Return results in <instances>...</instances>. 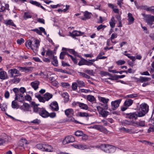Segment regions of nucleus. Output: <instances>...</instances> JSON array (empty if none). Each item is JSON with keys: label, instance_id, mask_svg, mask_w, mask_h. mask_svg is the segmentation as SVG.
Returning <instances> with one entry per match:
<instances>
[{"label": "nucleus", "instance_id": "f03ea898", "mask_svg": "<svg viewBox=\"0 0 154 154\" xmlns=\"http://www.w3.org/2000/svg\"><path fill=\"white\" fill-rule=\"evenodd\" d=\"M149 106L146 103H143L140 105V111L138 112V117L144 116L149 111Z\"/></svg>", "mask_w": 154, "mask_h": 154}, {"label": "nucleus", "instance_id": "bb28decb", "mask_svg": "<svg viewBox=\"0 0 154 154\" xmlns=\"http://www.w3.org/2000/svg\"><path fill=\"white\" fill-rule=\"evenodd\" d=\"M11 137L9 136H6L5 138H0V145L5 142L10 141Z\"/></svg>", "mask_w": 154, "mask_h": 154}, {"label": "nucleus", "instance_id": "338daca9", "mask_svg": "<svg viewBox=\"0 0 154 154\" xmlns=\"http://www.w3.org/2000/svg\"><path fill=\"white\" fill-rule=\"evenodd\" d=\"M32 67H24V70L26 71V72H31L32 70Z\"/></svg>", "mask_w": 154, "mask_h": 154}, {"label": "nucleus", "instance_id": "680f3d73", "mask_svg": "<svg viewBox=\"0 0 154 154\" xmlns=\"http://www.w3.org/2000/svg\"><path fill=\"white\" fill-rule=\"evenodd\" d=\"M86 63H85V65L90 66L91 65H94L93 64V63L91 62V61H90V60H86Z\"/></svg>", "mask_w": 154, "mask_h": 154}, {"label": "nucleus", "instance_id": "ea45409f", "mask_svg": "<svg viewBox=\"0 0 154 154\" xmlns=\"http://www.w3.org/2000/svg\"><path fill=\"white\" fill-rule=\"evenodd\" d=\"M0 108L2 111H5L7 109V105L5 103L1 104L0 103Z\"/></svg>", "mask_w": 154, "mask_h": 154}, {"label": "nucleus", "instance_id": "f704fd0d", "mask_svg": "<svg viewBox=\"0 0 154 154\" xmlns=\"http://www.w3.org/2000/svg\"><path fill=\"white\" fill-rule=\"evenodd\" d=\"M52 59L53 60L52 61V64L54 66H58V62L57 59V57L53 56V57Z\"/></svg>", "mask_w": 154, "mask_h": 154}, {"label": "nucleus", "instance_id": "5701e85b", "mask_svg": "<svg viewBox=\"0 0 154 154\" xmlns=\"http://www.w3.org/2000/svg\"><path fill=\"white\" fill-rule=\"evenodd\" d=\"M8 78V76L6 72L3 71L0 72V79L2 80H5Z\"/></svg>", "mask_w": 154, "mask_h": 154}, {"label": "nucleus", "instance_id": "2f4dec72", "mask_svg": "<svg viewBox=\"0 0 154 154\" xmlns=\"http://www.w3.org/2000/svg\"><path fill=\"white\" fill-rule=\"evenodd\" d=\"M4 23L7 25H10L16 27V25L11 20H5Z\"/></svg>", "mask_w": 154, "mask_h": 154}, {"label": "nucleus", "instance_id": "37998d69", "mask_svg": "<svg viewBox=\"0 0 154 154\" xmlns=\"http://www.w3.org/2000/svg\"><path fill=\"white\" fill-rule=\"evenodd\" d=\"M126 63L125 61L122 60H120L116 62V63L119 66H121L125 64Z\"/></svg>", "mask_w": 154, "mask_h": 154}, {"label": "nucleus", "instance_id": "ddd939ff", "mask_svg": "<svg viewBox=\"0 0 154 154\" xmlns=\"http://www.w3.org/2000/svg\"><path fill=\"white\" fill-rule=\"evenodd\" d=\"M43 151H45L48 152H52L53 151V147L51 145L45 144Z\"/></svg>", "mask_w": 154, "mask_h": 154}, {"label": "nucleus", "instance_id": "c85d7f7f", "mask_svg": "<svg viewBox=\"0 0 154 154\" xmlns=\"http://www.w3.org/2000/svg\"><path fill=\"white\" fill-rule=\"evenodd\" d=\"M133 100L130 99H127L125 100L124 104V106L128 107L132 105Z\"/></svg>", "mask_w": 154, "mask_h": 154}, {"label": "nucleus", "instance_id": "39448f33", "mask_svg": "<svg viewBox=\"0 0 154 154\" xmlns=\"http://www.w3.org/2000/svg\"><path fill=\"white\" fill-rule=\"evenodd\" d=\"M8 72L10 75V76L13 77L19 76L21 75L19 71L15 68L11 69L8 71Z\"/></svg>", "mask_w": 154, "mask_h": 154}, {"label": "nucleus", "instance_id": "dca6fc26", "mask_svg": "<svg viewBox=\"0 0 154 154\" xmlns=\"http://www.w3.org/2000/svg\"><path fill=\"white\" fill-rule=\"evenodd\" d=\"M84 33L80 31H74L72 32H69V35L73 38L76 36H79L84 34Z\"/></svg>", "mask_w": 154, "mask_h": 154}, {"label": "nucleus", "instance_id": "864d4df0", "mask_svg": "<svg viewBox=\"0 0 154 154\" xmlns=\"http://www.w3.org/2000/svg\"><path fill=\"white\" fill-rule=\"evenodd\" d=\"M79 73L80 76H81L87 79H88L90 78V76L89 75H87L85 73L82 72H79Z\"/></svg>", "mask_w": 154, "mask_h": 154}, {"label": "nucleus", "instance_id": "6e6552de", "mask_svg": "<svg viewBox=\"0 0 154 154\" xmlns=\"http://www.w3.org/2000/svg\"><path fill=\"white\" fill-rule=\"evenodd\" d=\"M73 146L77 149H89V146L84 144H73Z\"/></svg>", "mask_w": 154, "mask_h": 154}, {"label": "nucleus", "instance_id": "7ed1b4c3", "mask_svg": "<svg viewBox=\"0 0 154 154\" xmlns=\"http://www.w3.org/2000/svg\"><path fill=\"white\" fill-rule=\"evenodd\" d=\"M34 111L35 112L38 113L39 115L43 118H46L49 116V113L44 108L38 107H34Z\"/></svg>", "mask_w": 154, "mask_h": 154}, {"label": "nucleus", "instance_id": "f257e3e1", "mask_svg": "<svg viewBox=\"0 0 154 154\" xmlns=\"http://www.w3.org/2000/svg\"><path fill=\"white\" fill-rule=\"evenodd\" d=\"M25 44L28 49H31L34 52H36L40 45V41L38 39H35L32 44V41L31 40H28L26 42Z\"/></svg>", "mask_w": 154, "mask_h": 154}, {"label": "nucleus", "instance_id": "412c9836", "mask_svg": "<svg viewBox=\"0 0 154 154\" xmlns=\"http://www.w3.org/2000/svg\"><path fill=\"white\" fill-rule=\"evenodd\" d=\"M15 100H17L19 102H22L24 100V98L23 94L18 93V94H16Z\"/></svg>", "mask_w": 154, "mask_h": 154}, {"label": "nucleus", "instance_id": "13d9d810", "mask_svg": "<svg viewBox=\"0 0 154 154\" xmlns=\"http://www.w3.org/2000/svg\"><path fill=\"white\" fill-rule=\"evenodd\" d=\"M137 96V94H134L128 95L126 96V97H128V98H134V97H136Z\"/></svg>", "mask_w": 154, "mask_h": 154}, {"label": "nucleus", "instance_id": "5fc2aeb1", "mask_svg": "<svg viewBox=\"0 0 154 154\" xmlns=\"http://www.w3.org/2000/svg\"><path fill=\"white\" fill-rule=\"evenodd\" d=\"M86 60L84 59H82L78 63V65L80 66L83 65H85Z\"/></svg>", "mask_w": 154, "mask_h": 154}, {"label": "nucleus", "instance_id": "4be33fe9", "mask_svg": "<svg viewBox=\"0 0 154 154\" xmlns=\"http://www.w3.org/2000/svg\"><path fill=\"white\" fill-rule=\"evenodd\" d=\"M91 14L87 11L84 13V17L80 16V18L83 20H85L88 19L91 17Z\"/></svg>", "mask_w": 154, "mask_h": 154}, {"label": "nucleus", "instance_id": "393cba45", "mask_svg": "<svg viewBox=\"0 0 154 154\" xmlns=\"http://www.w3.org/2000/svg\"><path fill=\"white\" fill-rule=\"evenodd\" d=\"M39 84L38 81H35L32 82L30 83V85L35 90H36L38 88V86Z\"/></svg>", "mask_w": 154, "mask_h": 154}, {"label": "nucleus", "instance_id": "20e7f679", "mask_svg": "<svg viewBox=\"0 0 154 154\" xmlns=\"http://www.w3.org/2000/svg\"><path fill=\"white\" fill-rule=\"evenodd\" d=\"M147 23L151 27H154V16L149 15H146L144 14H142Z\"/></svg>", "mask_w": 154, "mask_h": 154}, {"label": "nucleus", "instance_id": "c9c22d12", "mask_svg": "<svg viewBox=\"0 0 154 154\" xmlns=\"http://www.w3.org/2000/svg\"><path fill=\"white\" fill-rule=\"evenodd\" d=\"M77 103L81 109L85 110H87L88 109V107L87 105L83 103H82L79 102H78Z\"/></svg>", "mask_w": 154, "mask_h": 154}, {"label": "nucleus", "instance_id": "a19ab883", "mask_svg": "<svg viewBox=\"0 0 154 154\" xmlns=\"http://www.w3.org/2000/svg\"><path fill=\"white\" fill-rule=\"evenodd\" d=\"M105 53L104 52H101L99 53L97 57L99 59H105L106 58V57L105 56H102V55H104Z\"/></svg>", "mask_w": 154, "mask_h": 154}, {"label": "nucleus", "instance_id": "9d476101", "mask_svg": "<svg viewBox=\"0 0 154 154\" xmlns=\"http://www.w3.org/2000/svg\"><path fill=\"white\" fill-rule=\"evenodd\" d=\"M121 101V100L119 99L111 102V104L112 108L113 110L116 109L119 106V104Z\"/></svg>", "mask_w": 154, "mask_h": 154}, {"label": "nucleus", "instance_id": "4468645a", "mask_svg": "<svg viewBox=\"0 0 154 154\" xmlns=\"http://www.w3.org/2000/svg\"><path fill=\"white\" fill-rule=\"evenodd\" d=\"M116 150V147L115 146L108 144L107 145V149L106 152L108 153H113L115 152Z\"/></svg>", "mask_w": 154, "mask_h": 154}, {"label": "nucleus", "instance_id": "1a4fd4ad", "mask_svg": "<svg viewBox=\"0 0 154 154\" xmlns=\"http://www.w3.org/2000/svg\"><path fill=\"white\" fill-rule=\"evenodd\" d=\"M97 108L99 114L102 116L104 117L108 115V112L105 110L102 107L98 106L97 107Z\"/></svg>", "mask_w": 154, "mask_h": 154}, {"label": "nucleus", "instance_id": "774afa93", "mask_svg": "<svg viewBox=\"0 0 154 154\" xmlns=\"http://www.w3.org/2000/svg\"><path fill=\"white\" fill-rule=\"evenodd\" d=\"M77 88V82H73L72 85V88L73 90H75Z\"/></svg>", "mask_w": 154, "mask_h": 154}, {"label": "nucleus", "instance_id": "f8f14e48", "mask_svg": "<svg viewBox=\"0 0 154 154\" xmlns=\"http://www.w3.org/2000/svg\"><path fill=\"white\" fill-rule=\"evenodd\" d=\"M50 109L53 111H57L59 109L58 103L56 101L52 102L50 104Z\"/></svg>", "mask_w": 154, "mask_h": 154}, {"label": "nucleus", "instance_id": "603ef678", "mask_svg": "<svg viewBox=\"0 0 154 154\" xmlns=\"http://www.w3.org/2000/svg\"><path fill=\"white\" fill-rule=\"evenodd\" d=\"M75 134L77 137H80L83 135V133L82 131H78L75 132Z\"/></svg>", "mask_w": 154, "mask_h": 154}, {"label": "nucleus", "instance_id": "c03bdc74", "mask_svg": "<svg viewBox=\"0 0 154 154\" xmlns=\"http://www.w3.org/2000/svg\"><path fill=\"white\" fill-rule=\"evenodd\" d=\"M20 142L21 143H23V144H22V145H20L21 146L23 147H25V146L26 145V144L29 143H27V140L24 139H21V140L20 141Z\"/></svg>", "mask_w": 154, "mask_h": 154}, {"label": "nucleus", "instance_id": "b1692460", "mask_svg": "<svg viewBox=\"0 0 154 154\" xmlns=\"http://www.w3.org/2000/svg\"><path fill=\"white\" fill-rule=\"evenodd\" d=\"M102 74H103V75H108L110 76V77L108 78V79L112 80H117V78L116 76V75H112L111 74L107 73V72H101Z\"/></svg>", "mask_w": 154, "mask_h": 154}, {"label": "nucleus", "instance_id": "a211bd4d", "mask_svg": "<svg viewBox=\"0 0 154 154\" xmlns=\"http://www.w3.org/2000/svg\"><path fill=\"white\" fill-rule=\"evenodd\" d=\"M39 28V29H33V30L40 35H41L42 32H43L45 35H46L47 36V34L45 31V29L44 28L42 27H40Z\"/></svg>", "mask_w": 154, "mask_h": 154}, {"label": "nucleus", "instance_id": "2eb2a0df", "mask_svg": "<svg viewBox=\"0 0 154 154\" xmlns=\"http://www.w3.org/2000/svg\"><path fill=\"white\" fill-rule=\"evenodd\" d=\"M20 109L24 112L30 111V107L29 105L27 103H24L20 107Z\"/></svg>", "mask_w": 154, "mask_h": 154}, {"label": "nucleus", "instance_id": "49530a36", "mask_svg": "<svg viewBox=\"0 0 154 154\" xmlns=\"http://www.w3.org/2000/svg\"><path fill=\"white\" fill-rule=\"evenodd\" d=\"M87 99L89 101L91 102H93L95 100L94 96L90 95H88L87 96Z\"/></svg>", "mask_w": 154, "mask_h": 154}, {"label": "nucleus", "instance_id": "72a5a7b5", "mask_svg": "<svg viewBox=\"0 0 154 154\" xmlns=\"http://www.w3.org/2000/svg\"><path fill=\"white\" fill-rule=\"evenodd\" d=\"M151 79L147 77H140V82L144 83L146 82H147L149 81Z\"/></svg>", "mask_w": 154, "mask_h": 154}, {"label": "nucleus", "instance_id": "e2e57ef3", "mask_svg": "<svg viewBox=\"0 0 154 154\" xmlns=\"http://www.w3.org/2000/svg\"><path fill=\"white\" fill-rule=\"evenodd\" d=\"M24 40L23 38H21L20 39H18L17 40V43L19 45H21L22 43L24 42Z\"/></svg>", "mask_w": 154, "mask_h": 154}, {"label": "nucleus", "instance_id": "4c0bfd02", "mask_svg": "<svg viewBox=\"0 0 154 154\" xmlns=\"http://www.w3.org/2000/svg\"><path fill=\"white\" fill-rule=\"evenodd\" d=\"M35 97L38 99L39 101L40 102L45 103V100L44 98V96L42 97L40 95H35Z\"/></svg>", "mask_w": 154, "mask_h": 154}, {"label": "nucleus", "instance_id": "6e6d98bb", "mask_svg": "<svg viewBox=\"0 0 154 154\" xmlns=\"http://www.w3.org/2000/svg\"><path fill=\"white\" fill-rule=\"evenodd\" d=\"M30 2L32 4L35 5L39 7L40 6V4L36 1L31 0L30 1Z\"/></svg>", "mask_w": 154, "mask_h": 154}, {"label": "nucleus", "instance_id": "79ce46f5", "mask_svg": "<svg viewBox=\"0 0 154 154\" xmlns=\"http://www.w3.org/2000/svg\"><path fill=\"white\" fill-rule=\"evenodd\" d=\"M78 115L81 117H87L89 116L88 114L85 112H79L78 113Z\"/></svg>", "mask_w": 154, "mask_h": 154}, {"label": "nucleus", "instance_id": "0e129e2a", "mask_svg": "<svg viewBox=\"0 0 154 154\" xmlns=\"http://www.w3.org/2000/svg\"><path fill=\"white\" fill-rule=\"evenodd\" d=\"M61 86L63 87L68 88L70 86V85L68 83L62 82L61 83Z\"/></svg>", "mask_w": 154, "mask_h": 154}, {"label": "nucleus", "instance_id": "6ab92c4d", "mask_svg": "<svg viewBox=\"0 0 154 154\" xmlns=\"http://www.w3.org/2000/svg\"><path fill=\"white\" fill-rule=\"evenodd\" d=\"M139 8L146 10L147 11L151 12H154V9L152 8L151 7H148L146 5H142L139 6Z\"/></svg>", "mask_w": 154, "mask_h": 154}, {"label": "nucleus", "instance_id": "58836bf2", "mask_svg": "<svg viewBox=\"0 0 154 154\" xmlns=\"http://www.w3.org/2000/svg\"><path fill=\"white\" fill-rule=\"evenodd\" d=\"M15 100H16L12 101L11 104V106L13 108L18 109L19 108V106Z\"/></svg>", "mask_w": 154, "mask_h": 154}, {"label": "nucleus", "instance_id": "c756f323", "mask_svg": "<svg viewBox=\"0 0 154 154\" xmlns=\"http://www.w3.org/2000/svg\"><path fill=\"white\" fill-rule=\"evenodd\" d=\"M53 95L50 93L47 92L44 95L45 101H48L53 97Z\"/></svg>", "mask_w": 154, "mask_h": 154}, {"label": "nucleus", "instance_id": "aec40b11", "mask_svg": "<svg viewBox=\"0 0 154 154\" xmlns=\"http://www.w3.org/2000/svg\"><path fill=\"white\" fill-rule=\"evenodd\" d=\"M65 113L67 117H72L74 113V111L72 109H68L65 110Z\"/></svg>", "mask_w": 154, "mask_h": 154}, {"label": "nucleus", "instance_id": "a18cd8bd", "mask_svg": "<svg viewBox=\"0 0 154 154\" xmlns=\"http://www.w3.org/2000/svg\"><path fill=\"white\" fill-rule=\"evenodd\" d=\"M76 82L78 84L79 87H82L85 86V84L84 82L82 81L77 80Z\"/></svg>", "mask_w": 154, "mask_h": 154}, {"label": "nucleus", "instance_id": "e433bc0d", "mask_svg": "<svg viewBox=\"0 0 154 154\" xmlns=\"http://www.w3.org/2000/svg\"><path fill=\"white\" fill-rule=\"evenodd\" d=\"M96 148H99L101 150L106 152V150L107 149V145L104 144L101 145L100 146H96Z\"/></svg>", "mask_w": 154, "mask_h": 154}, {"label": "nucleus", "instance_id": "052dcab7", "mask_svg": "<svg viewBox=\"0 0 154 154\" xmlns=\"http://www.w3.org/2000/svg\"><path fill=\"white\" fill-rule=\"evenodd\" d=\"M62 96L63 97L65 98L66 100L68 101L69 100L68 94L66 92H64L62 94Z\"/></svg>", "mask_w": 154, "mask_h": 154}, {"label": "nucleus", "instance_id": "a878e982", "mask_svg": "<svg viewBox=\"0 0 154 154\" xmlns=\"http://www.w3.org/2000/svg\"><path fill=\"white\" fill-rule=\"evenodd\" d=\"M62 50H63L65 51H68L70 53L73 54L75 56H78V53L76 51H75L73 49H70L64 48H63Z\"/></svg>", "mask_w": 154, "mask_h": 154}, {"label": "nucleus", "instance_id": "8fccbe9b", "mask_svg": "<svg viewBox=\"0 0 154 154\" xmlns=\"http://www.w3.org/2000/svg\"><path fill=\"white\" fill-rule=\"evenodd\" d=\"M46 56H48L50 58H52L53 55V53L52 51L50 50H48L46 53Z\"/></svg>", "mask_w": 154, "mask_h": 154}, {"label": "nucleus", "instance_id": "cd10ccee", "mask_svg": "<svg viewBox=\"0 0 154 154\" xmlns=\"http://www.w3.org/2000/svg\"><path fill=\"white\" fill-rule=\"evenodd\" d=\"M128 24L131 25L134 22V19L133 17L132 14L131 13H128Z\"/></svg>", "mask_w": 154, "mask_h": 154}, {"label": "nucleus", "instance_id": "9b49d317", "mask_svg": "<svg viewBox=\"0 0 154 154\" xmlns=\"http://www.w3.org/2000/svg\"><path fill=\"white\" fill-rule=\"evenodd\" d=\"M126 117L130 119H136L138 117V113L137 114L135 112L126 113Z\"/></svg>", "mask_w": 154, "mask_h": 154}, {"label": "nucleus", "instance_id": "4d7b16f0", "mask_svg": "<svg viewBox=\"0 0 154 154\" xmlns=\"http://www.w3.org/2000/svg\"><path fill=\"white\" fill-rule=\"evenodd\" d=\"M145 121H138V127H143L145 126Z\"/></svg>", "mask_w": 154, "mask_h": 154}, {"label": "nucleus", "instance_id": "7c9ffc66", "mask_svg": "<svg viewBox=\"0 0 154 154\" xmlns=\"http://www.w3.org/2000/svg\"><path fill=\"white\" fill-rule=\"evenodd\" d=\"M116 21L115 19V17H112L109 22L110 26L111 28H113L115 26Z\"/></svg>", "mask_w": 154, "mask_h": 154}, {"label": "nucleus", "instance_id": "bf43d9fd", "mask_svg": "<svg viewBox=\"0 0 154 154\" xmlns=\"http://www.w3.org/2000/svg\"><path fill=\"white\" fill-rule=\"evenodd\" d=\"M69 118L68 119V120L70 122H73L76 123H78L79 122L76 120L75 119L72 117H69Z\"/></svg>", "mask_w": 154, "mask_h": 154}, {"label": "nucleus", "instance_id": "69168bd1", "mask_svg": "<svg viewBox=\"0 0 154 154\" xmlns=\"http://www.w3.org/2000/svg\"><path fill=\"white\" fill-rule=\"evenodd\" d=\"M31 122L35 124H38L41 122V121L40 120L36 119L32 121Z\"/></svg>", "mask_w": 154, "mask_h": 154}, {"label": "nucleus", "instance_id": "f3484780", "mask_svg": "<svg viewBox=\"0 0 154 154\" xmlns=\"http://www.w3.org/2000/svg\"><path fill=\"white\" fill-rule=\"evenodd\" d=\"M98 99L99 101L100 102H102L105 104V108L106 109L107 108V103L108 102L109 100L108 98H106L104 97H98Z\"/></svg>", "mask_w": 154, "mask_h": 154}, {"label": "nucleus", "instance_id": "423d86ee", "mask_svg": "<svg viewBox=\"0 0 154 154\" xmlns=\"http://www.w3.org/2000/svg\"><path fill=\"white\" fill-rule=\"evenodd\" d=\"M65 55H67L68 57H70L75 64H76L77 63V60L75 57H73L72 55L68 54L66 52L63 51L60 53V58L62 60L63 59Z\"/></svg>", "mask_w": 154, "mask_h": 154}, {"label": "nucleus", "instance_id": "3c124183", "mask_svg": "<svg viewBox=\"0 0 154 154\" xmlns=\"http://www.w3.org/2000/svg\"><path fill=\"white\" fill-rule=\"evenodd\" d=\"M100 131L105 134H107L109 132V131L106 129V128L103 127L102 126L101 127Z\"/></svg>", "mask_w": 154, "mask_h": 154}, {"label": "nucleus", "instance_id": "de8ad7c7", "mask_svg": "<svg viewBox=\"0 0 154 154\" xmlns=\"http://www.w3.org/2000/svg\"><path fill=\"white\" fill-rule=\"evenodd\" d=\"M121 131L129 133H131V129H129L128 128H125L124 127H122L120 129Z\"/></svg>", "mask_w": 154, "mask_h": 154}, {"label": "nucleus", "instance_id": "473e14b6", "mask_svg": "<svg viewBox=\"0 0 154 154\" xmlns=\"http://www.w3.org/2000/svg\"><path fill=\"white\" fill-rule=\"evenodd\" d=\"M32 17L31 13L29 12H26L24 13L23 18L25 20H27L29 18H30Z\"/></svg>", "mask_w": 154, "mask_h": 154}, {"label": "nucleus", "instance_id": "0eeeda50", "mask_svg": "<svg viewBox=\"0 0 154 154\" xmlns=\"http://www.w3.org/2000/svg\"><path fill=\"white\" fill-rule=\"evenodd\" d=\"M75 139L72 135H69L66 136L63 140L62 143L63 145L68 144L75 141Z\"/></svg>", "mask_w": 154, "mask_h": 154}, {"label": "nucleus", "instance_id": "09e8293b", "mask_svg": "<svg viewBox=\"0 0 154 154\" xmlns=\"http://www.w3.org/2000/svg\"><path fill=\"white\" fill-rule=\"evenodd\" d=\"M44 144H38L36 145V147L38 149L43 151Z\"/></svg>", "mask_w": 154, "mask_h": 154}]
</instances>
